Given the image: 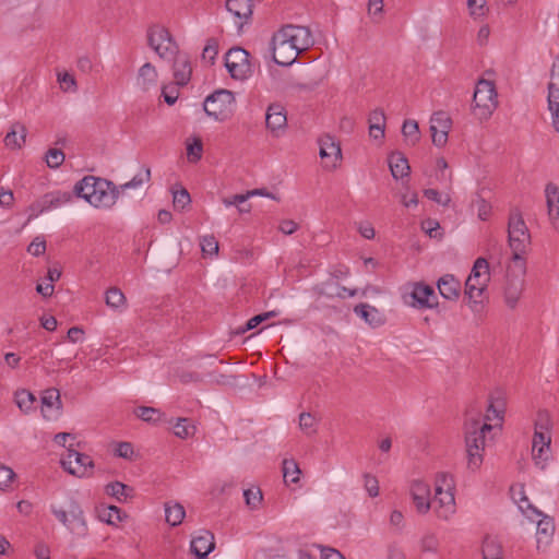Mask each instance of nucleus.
Here are the masks:
<instances>
[{"label": "nucleus", "instance_id": "680f3d73", "mask_svg": "<svg viewBox=\"0 0 559 559\" xmlns=\"http://www.w3.org/2000/svg\"><path fill=\"white\" fill-rule=\"evenodd\" d=\"M45 251L46 241L40 237H36L27 247V252L34 257H40L45 253Z\"/></svg>", "mask_w": 559, "mask_h": 559}, {"label": "nucleus", "instance_id": "6ab92c4d", "mask_svg": "<svg viewBox=\"0 0 559 559\" xmlns=\"http://www.w3.org/2000/svg\"><path fill=\"white\" fill-rule=\"evenodd\" d=\"M266 128L274 136H280L287 127V112L285 107H267L265 115Z\"/></svg>", "mask_w": 559, "mask_h": 559}, {"label": "nucleus", "instance_id": "20e7f679", "mask_svg": "<svg viewBox=\"0 0 559 559\" xmlns=\"http://www.w3.org/2000/svg\"><path fill=\"white\" fill-rule=\"evenodd\" d=\"M147 43L160 59L171 61L180 53L177 43L165 26L153 25L148 27Z\"/></svg>", "mask_w": 559, "mask_h": 559}, {"label": "nucleus", "instance_id": "1a4fd4ad", "mask_svg": "<svg viewBox=\"0 0 559 559\" xmlns=\"http://www.w3.org/2000/svg\"><path fill=\"white\" fill-rule=\"evenodd\" d=\"M61 465L69 474L85 477L91 474L90 471L94 467V462L87 454L69 448L67 455L61 459Z\"/></svg>", "mask_w": 559, "mask_h": 559}, {"label": "nucleus", "instance_id": "dca6fc26", "mask_svg": "<svg viewBox=\"0 0 559 559\" xmlns=\"http://www.w3.org/2000/svg\"><path fill=\"white\" fill-rule=\"evenodd\" d=\"M411 496L418 513L425 514L430 510V487L421 480L411 485Z\"/></svg>", "mask_w": 559, "mask_h": 559}, {"label": "nucleus", "instance_id": "09e8293b", "mask_svg": "<svg viewBox=\"0 0 559 559\" xmlns=\"http://www.w3.org/2000/svg\"><path fill=\"white\" fill-rule=\"evenodd\" d=\"M203 111L206 116L219 122L226 121L233 116L230 107H219L218 110H211L210 107H203Z\"/></svg>", "mask_w": 559, "mask_h": 559}, {"label": "nucleus", "instance_id": "5701e85b", "mask_svg": "<svg viewBox=\"0 0 559 559\" xmlns=\"http://www.w3.org/2000/svg\"><path fill=\"white\" fill-rule=\"evenodd\" d=\"M548 215L556 229H559V189L554 183H548L545 189Z\"/></svg>", "mask_w": 559, "mask_h": 559}, {"label": "nucleus", "instance_id": "412c9836", "mask_svg": "<svg viewBox=\"0 0 559 559\" xmlns=\"http://www.w3.org/2000/svg\"><path fill=\"white\" fill-rule=\"evenodd\" d=\"M435 502L438 503L435 507V511L438 518L449 520L455 512V499L453 490H445L442 495H435Z\"/></svg>", "mask_w": 559, "mask_h": 559}, {"label": "nucleus", "instance_id": "f3484780", "mask_svg": "<svg viewBox=\"0 0 559 559\" xmlns=\"http://www.w3.org/2000/svg\"><path fill=\"white\" fill-rule=\"evenodd\" d=\"M523 288V275H514L508 272L504 285V300L509 308H515L522 295Z\"/></svg>", "mask_w": 559, "mask_h": 559}, {"label": "nucleus", "instance_id": "39448f33", "mask_svg": "<svg viewBox=\"0 0 559 559\" xmlns=\"http://www.w3.org/2000/svg\"><path fill=\"white\" fill-rule=\"evenodd\" d=\"M489 282V265L485 258H478L465 282V296L469 302L478 304Z\"/></svg>", "mask_w": 559, "mask_h": 559}, {"label": "nucleus", "instance_id": "473e14b6", "mask_svg": "<svg viewBox=\"0 0 559 559\" xmlns=\"http://www.w3.org/2000/svg\"><path fill=\"white\" fill-rule=\"evenodd\" d=\"M165 515H166V522L170 524L171 526H177L181 524L186 511L185 508L180 503H175L173 506L166 503L165 504Z\"/></svg>", "mask_w": 559, "mask_h": 559}, {"label": "nucleus", "instance_id": "0e129e2a", "mask_svg": "<svg viewBox=\"0 0 559 559\" xmlns=\"http://www.w3.org/2000/svg\"><path fill=\"white\" fill-rule=\"evenodd\" d=\"M15 474L12 468L1 465L0 466V488L4 489L10 486Z\"/></svg>", "mask_w": 559, "mask_h": 559}, {"label": "nucleus", "instance_id": "052dcab7", "mask_svg": "<svg viewBox=\"0 0 559 559\" xmlns=\"http://www.w3.org/2000/svg\"><path fill=\"white\" fill-rule=\"evenodd\" d=\"M402 133L413 141L418 140V123L415 120H405L402 127Z\"/></svg>", "mask_w": 559, "mask_h": 559}, {"label": "nucleus", "instance_id": "69168bd1", "mask_svg": "<svg viewBox=\"0 0 559 559\" xmlns=\"http://www.w3.org/2000/svg\"><path fill=\"white\" fill-rule=\"evenodd\" d=\"M115 453L122 459H131L134 451L130 442H119L116 447Z\"/></svg>", "mask_w": 559, "mask_h": 559}, {"label": "nucleus", "instance_id": "f8f14e48", "mask_svg": "<svg viewBox=\"0 0 559 559\" xmlns=\"http://www.w3.org/2000/svg\"><path fill=\"white\" fill-rule=\"evenodd\" d=\"M451 126L452 120L448 112L439 110L431 116L430 131L436 146L442 147L447 144Z\"/></svg>", "mask_w": 559, "mask_h": 559}, {"label": "nucleus", "instance_id": "49530a36", "mask_svg": "<svg viewBox=\"0 0 559 559\" xmlns=\"http://www.w3.org/2000/svg\"><path fill=\"white\" fill-rule=\"evenodd\" d=\"M41 403L44 406L61 408L60 392L56 388H50L44 391L41 396Z\"/></svg>", "mask_w": 559, "mask_h": 559}, {"label": "nucleus", "instance_id": "774afa93", "mask_svg": "<svg viewBox=\"0 0 559 559\" xmlns=\"http://www.w3.org/2000/svg\"><path fill=\"white\" fill-rule=\"evenodd\" d=\"M488 405L490 408H497L500 413L504 414L506 401L500 392L490 395Z\"/></svg>", "mask_w": 559, "mask_h": 559}, {"label": "nucleus", "instance_id": "cd10ccee", "mask_svg": "<svg viewBox=\"0 0 559 559\" xmlns=\"http://www.w3.org/2000/svg\"><path fill=\"white\" fill-rule=\"evenodd\" d=\"M26 128L20 122H15L11 127V131L4 138V144L9 148H20L25 143Z\"/></svg>", "mask_w": 559, "mask_h": 559}, {"label": "nucleus", "instance_id": "f704fd0d", "mask_svg": "<svg viewBox=\"0 0 559 559\" xmlns=\"http://www.w3.org/2000/svg\"><path fill=\"white\" fill-rule=\"evenodd\" d=\"M123 516H126V514L116 506L106 507L98 513L99 520L110 525H116L118 522H121Z\"/></svg>", "mask_w": 559, "mask_h": 559}, {"label": "nucleus", "instance_id": "8fccbe9b", "mask_svg": "<svg viewBox=\"0 0 559 559\" xmlns=\"http://www.w3.org/2000/svg\"><path fill=\"white\" fill-rule=\"evenodd\" d=\"M64 158V153L59 148H50L46 154V162L50 168H58L61 166Z\"/></svg>", "mask_w": 559, "mask_h": 559}, {"label": "nucleus", "instance_id": "a878e982", "mask_svg": "<svg viewBox=\"0 0 559 559\" xmlns=\"http://www.w3.org/2000/svg\"><path fill=\"white\" fill-rule=\"evenodd\" d=\"M354 312L364 319L371 328L381 326L384 323L382 313L368 304H359L354 308Z\"/></svg>", "mask_w": 559, "mask_h": 559}, {"label": "nucleus", "instance_id": "a211bd4d", "mask_svg": "<svg viewBox=\"0 0 559 559\" xmlns=\"http://www.w3.org/2000/svg\"><path fill=\"white\" fill-rule=\"evenodd\" d=\"M215 548L214 535L210 531H201L198 536H194L190 544L191 552L198 559H206L207 555Z\"/></svg>", "mask_w": 559, "mask_h": 559}, {"label": "nucleus", "instance_id": "a18cd8bd", "mask_svg": "<svg viewBox=\"0 0 559 559\" xmlns=\"http://www.w3.org/2000/svg\"><path fill=\"white\" fill-rule=\"evenodd\" d=\"M535 431L542 432H550L552 427V421L550 415L547 411H539L537 413L535 423H534Z\"/></svg>", "mask_w": 559, "mask_h": 559}, {"label": "nucleus", "instance_id": "58836bf2", "mask_svg": "<svg viewBox=\"0 0 559 559\" xmlns=\"http://www.w3.org/2000/svg\"><path fill=\"white\" fill-rule=\"evenodd\" d=\"M195 432V426L191 424L189 418H178L174 425V433L178 438L186 439L193 436Z\"/></svg>", "mask_w": 559, "mask_h": 559}, {"label": "nucleus", "instance_id": "393cba45", "mask_svg": "<svg viewBox=\"0 0 559 559\" xmlns=\"http://www.w3.org/2000/svg\"><path fill=\"white\" fill-rule=\"evenodd\" d=\"M174 61V76L179 84H187L190 81L192 68L189 58L185 53H178Z\"/></svg>", "mask_w": 559, "mask_h": 559}, {"label": "nucleus", "instance_id": "6e6552de", "mask_svg": "<svg viewBox=\"0 0 559 559\" xmlns=\"http://www.w3.org/2000/svg\"><path fill=\"white\" fill-rule=\"evenodd\" d=\"M248 57L249 53L240 47H234L227 51L225 67L233 79L245 80L250 75L251 66Z\"/></svg>", "mask_w": 559, "mask_h": 559}, {"label": "nucleus", "instance_id": "7ed1b4c3", "mask_svg": "<svg viewBox=\"0 0 559 559\" xmlns=\"http://www.w3.org/2000/svg\"><path fill=\"white\" fill-rule=\"evenodd\" d=\"M508 238L512 250V260L523 262V254L530 245L531 236L519 209H513L510 212Z\"/></svg>", "mask_w": 559, "mask_h": 559}, {"label": "nucleus", "instance_id": "bf43d9fd", "mask_svg": "<svg viewBox=\"0 0 559 559\" xmlns=\"http://www.w3.org/2000/svg\"><path fill=\"white\" fill-rule=\"evenodd\" d=\"M364 480H365V489L367 490V492L369 493L370 497L374 498L379 495V481L378 479L370 475V474H365L364 475Z\"/></svg>", "mask_w": 559, "mask_h": 559}, {"label": "nucleus", "instance_id": "9b49d317", "mask_svg": "<svg viewBox=\"0 0 559 559\" xmlns=\"http://www.w3.org/2000/svg\"><path fill=\"white\" fill-rule=\"evenodd\" d=\"M298 52L309 49L313 45L311 31L306 26L287 24L278 29Z\"/></svg>", "mask_w": 559, "mask_h": 559}, {"label": "nucleus", "instance_id": "e2e57ef3", "mask_svg": "<svg viewBox=\"0 0 559 559\" xmlns=\"http://www.w3.org/2000/svg\"><path fill=\"white\" fill-rule=\"evenodd\" d=\"M318 83L317 82H310V83H296L292 85L293 93L297 94L298 96H306L310 93H312Z\"/></svg>", "mask_w": 559, "mask_h": 559}, {"label": "nucleus", "instance_id": "37998d69", "mask_svg": "<svg viewBox=\"0 0 559 559\" xmlns=\"http://www.w3.org/2000/svg\"><path fill=\"white\" fill-rule=\"evenodd\" d=\"M532 455L535 465L543 471L546 468L547 462L550 457V447H532Z\"/></svg>", "mask_w": 559, "mask_h": 559}, {"label": "nucleus", "instance_id": "b1692460", "mask_svg": "<svg viewBox=\"0 0 559 559\" xmlns=\"http://www.w3.org/2000/svg\"><path fill=\"white\" fill-rule=\"evenodd\" d=\"M226 9L239 20V26L252 15V0H227Z\"/></svg>", "mask_w": 559, "mask_h": 559}, {"label": "nucleus", "instance_id": "c9c22d12", "mask_svg": "<svg viewBox=\"0 0 559 559\" xmlns=\"http://www.w3.org/2000/svg\"><path fill=\"white\" fill-rule=\"evenodd\" d=\"M187 158L190 163H197L202 158L203 143L201 138L194 136L187 140Z\"/></svg>", "mask_w": 559, "mask_h": 559}, {"label": "nucleus", "instance_id": "bb28decb", "mask_svg": "<svg viewBox=\"0 0 559 559\" xmlns=\"http://www.w3.org/2000/svg\"><path fill=\"white\" fill-rule=\"evenodd\" d=\"M389 167L393 178L402 179L409 175V165L407 158L400 152L392 153L389 156Z\"/></svg>", "mask_w": 559, "mask_h": 559}, {"label": "nucleus", "instance_id": "4d7b16f0", "mask_svg": "<svg viewBox=\"0 0 559 559\" xmlns=\"http://www.w3.org/2000/svg\"><path fill=\"white\" fill-rule=\"evenodd\" d=\"M439 542L436 535L427 534L420 539V549L424 552H437Z\"/></svg>", "mask_w": 559, "mask_h": 559}, {"label": "nucleus", "instance_id": "3c124183", "mask_svg": "<svg viewBox=\"0 0 559 559\" xmlns=\"http://www.w3.org/2000/svg\"><path fill=\"white\" fill-rule=\"evenodd\" d=\"M200 245L205 255H213L218 252V241L213 235L202 237Z\"/></svg>", "mask_w": 559, "mask_h": 559}, {"label": "nucleus", "instance_id": "f257e3e1", "mask_svg": "<svg viewBox=\"0 0 559 559\" xmlns=\"http://www.w3.org/2000/svg\"><path fill=\"white\" fill-rule=\"evenodd\" d=\"M150 180L148 167H144L130 181L120 186L105 178L88 175L74 185L73 193L97 209H110L127 190L140 188Z\"/></svg>", "mask_w": 559, "mask_h": 559}, {"label": "nucleus", "instance_id": "72a5a7b5", "mask_svg": "<svg viewBox=\"0 0 559 559\" xmlns=\"http://www.w3.org/2000/svg\"><path fill=\"white\" fill-rule=\"evenodd\" d=\"M301 471L295 460L285 459L283 461V477L285 483L297 484L300 479Z\"/></svg>", "mask_w": 559, "mask_h": 559}, {"label": "nucleus", "instance_id": "338daca9", "mask_svg": "<svg viewBox=\"0 0 559 559\" xmlns=\"http://www.w3.org/2000/svg\"><path fill=\"white\" fill-rule=\"evenodd\" d=\"M369 126L385 127V115L382 109L376 108L370 112L368 119Z\"/></svg>", "mask_w": 559, "mask_h": 559}, {"label": "nucleus", "instance_id": "ddd939ff", "mask_svg": "<svg viewBox=\"0 0 559 559\" xmlns=\"http://www.w3.org/2000/svg\"><path fill=\"white\" fill-rule=\"evenodd\" d=\"M72 200V193L67 191H55L47 193L41 200L31 205L32 216H37L40 213L58 207L62 204L69 203Z\"/></svg>", "mask_w": 559, "mask_h": 559}, {"label": "nucleus", "instance_id": "4be33fe9", "mask_svg": "<svg viewBox=\"0 0 559 559\" xmlns=\"http://www.w3.org/2000/svg\"><path fill=\"white\" fill-rule=\"evenodd\" d=\"M440 295L449 300H456L460 297L461 283L451 274H445L437 283Z\"/></svg>", "mask_w": 559, "mask_h": 559}, {"label": "nucleus", "instance_id": "f03ea898", "mask_svg": "<svg viewBox=\"0 0 559 559\" xmlns=\"http://www.w3.org/2000/svg\"><path fill=\"white\" fill-rule=\"evenodd\" d=\"M493 429L489 423H481L480 412L473 415L471 412L466 414L464 423V437L467 453V466L472 471H476L483 463V452L487 443V433Z\"/></svg>", "mask_w": 559, "mask_h": 559}, {"label": "nucleus", "instance_id": "13d9d810", "mask_svg": "<svg viewBox=\"0 0 559 559\" xmlns=\"http://www.w3.org/2000/svg\"><path fill=\"white\" fill-rule=\"evenodd\" d=\"M190 202L191 198L186 189H181L180 191H176L174 193L173 203L176 209L183 210Z\"/></svg>", "mask_w": 559, "mask_h": 559}, {"label": "nucleus", "instance_id": "4c0bfd02", "mask_svg": "<svg viewBox=\"0 0 559 559\" xmlns=\"http://www.w3.org/2000/svg\"><path fill=\"white\" fill-rule=\"evenodd\" d=\"M235 96L234 93L228 90H217L206 96V98L203 102V105H207L209 103H219L221 105H231L235 103Z\"/></svg>", "mask_w": 559, "mask_h": 559}, {"label": "nucleus", "instance_id": "e433bc0d", "mask_svg": "<svg viewBox=\"0 0 559 559\" xmlns=\"http://www.w3.org/2000/svg\"><path fill=\"white\" fill-rule=\"evenodd\" d=\"M106 305L114 309H122L126 306V296L117 287H110L105 295Z\"/></svg>", "mask_w": 559, "mask_h": 559}, {"label": "nucleus", "instance_id": "2eb2a0df", "mask_svg": "<svg viewBox=\"0 0 559 559\" xmlns=\"http://www.w3.org/2000/svg\"><path fill=\"white\" fill-rule=\"evenodd\" d=\"M320 157L331 159V164L325 163V167L336 168L342 159V150L340 143L330 134H324L319 139Z\"/></svg>", "mask_w": 559, "mask_h": 559}, {"label": "nucleus", "instance_id": "79ce46f5", "mask_svg": "<svg viewBox=\"0 0 559 559\" xmlns=\"http://www.w3.org/2000/svg\"><path fill=\"white\" fill-rule=\"evenodd\" d=\"M436 493L442 495L445 490H454L453 477L447 473H438L435 479Z\"/></svg>", "mask_w": 559, "mask_h": 559}, {"label": "nucleus", "instance_id": "c85d7f7f", "mask_svg": "<svg viewBox=\"0 0 559 559\" xmlns=\"http://www.w3.org/2000/svg\"><path fill=\"white\" fill-rule=\"evenodd\" d=\"M157 71L153 64L150 62L144 63L138 73V85L143 90H147L151 86L155 85L157 82Z\"/></svg>", "mask_w": 559, "mask_h": 559}, {"label": "nucleus", "instance_id": "5fc2aeb1", "mask_svg": "<svg viewBox=\"0 0 559 559\" xmlns=\"http://www.w3.org/2000/svg\"><path fill=\"white\" fill-rule=\"evenodd\" d=\"M57 80L61 90L64 92L73 91L76 86L74 75L67 71L58 72Z\"/></svg>", "mask_w": 559, "mask_h": 559}, {"label": "nucleus", "instance_id": "7c9ffc66", "mask_svg": "<svg viewBox=\"0 0 559 559\" xmlns=\"http://www.w3.org/2000/svg\"><path fill=\"white\" fill-rule=\"evenodd\" d=\"M105 491L107 495L116 498L119 502L127 501L133 497V488L120 481H112L106 485Z\"/></svg>", "mask_w": 559, "mask_h": 559}, {"label": "nucleus", "instance_id": "6e6d98bb", "mask_svg": "<svg viewBox=\"0 0 559 559\" xmlns=\"http://www.w3.org/2000/svg\"><path fill=\"white\" fill-rule=\"evenodd\" d=\"M424 195L427 199L435 201L436 203L442 206H448L451 202V197L448 193L442 194L436 189L424 190Z\"/></svg>", "mask_w": 559, "mask_h": 559}, {"label": "nucleus", "instance_id": "a19ab883", "mask_svg": "<svg viewBox=\"0 0 559 559\" xmlns=\"http://www.w3.org/2000/svg\"><path fill=\"white\" fill-rule=\"evenodd\" d=\"M185 84H179L177 81L174 83L166 84L162 87V97L165 103L168 105H174L180 97L179 86H183Z\"/></svg>", "mask_w": 559, "mask_h": 559}, {"label": "nucleus", "instance_id": "0eeeda50", "mask_svg": "<svg viewBox=\"0 0 559 559\" xmlns=\"http://www.w3.org/2000/svg\"><path fill=\"white\" fill-rule=\"evenodd\" d=\"M520 493L522 495L520 499V509L524 512L525 508L532 510V512L537 515L542 516L540 520L537 522V530H536V537H537V549H540L542 547H547L550 542L552 540V536L555 533V522L551 516L543 514L539 510H537L534 506H532L528 502V499L523 495V491L521 490Z\"/></svg>", "mask_w": 559, "mask_h": 559}, {"label": "nucleus", "instance_id": "de8ad7c7", "mask_svg": "<svg viewBox=\"0 0 559 559\" xmlns=\"http://www.w3.org/2000/svg\"><path fill=\"white\" fill-rule=\"evenodd\" d=\"M316 425L317 419L312 414L304 412L299 415V427L307 435L316 432Z\"/></svg>", "mask_w": 559, "mask_h": 559}, {"label": "nucleus", "instance_id": "ea45409f", "mask_svg": "<svg viewBox=\"0 0 559 559\" xmlns=\"http://www.w3.org/2000/svg\"><path fill=\"white\" fill-rule=\"evenodd\" d=\"M34 402L35 396L29 391L24 389L16 391L15 403L22 412L27 413L32 409Z\"/></svg>", "mask_w": 559, "mask_h": 559}, {"label": "nucleus", "instance_id": "c756f323", "mask_svg": "<svg viewBox=\"0 0 559 559\" xmlns=\"http://www.w3.org/2000/svg\"><path fill=\"white\" fill-rule=\"evenodd\" d=\"M551 80L548 85V105H559V56L551 68Z\"/></svg>", "mask_w": 559, "mask_h": 559}, {"label": "nucleus", "instance_id": "aec40b11", "mask_svg": "<svg viewBox=\"0 0 559 559\" xmlns=\"http://www.w3.org/2000/svg\"><path fill=\"white\" fill-rule=\"evenodd\" d=\"M496 99L497 92L495 84L489 80H479L473 95L474 105H487L488 103L497 105Z\"/></svg>", "mask_w": 559, "mask_h": 559}, {"label": "nucleus", "instance_id": "2f4dec72", "mask_svg": "<svg viewBox=\"0 0 559 559\" xmlns=\"http://www.w3.org/2000/svg\"><path fill=\"white\" fill-rule=\"evenodd\" d=\"M483 559H502V546L493 537H486L483 543Z\"/></svg>", "mask_w": 559, "mask_h": 559}, {"label": "nucleus", "instance_id": "9d476101", "mask_svg": "<svg viewBox=\"0 0 559 559\" xmlns=\"http://www.w3.org/2000/svg\"><path fill=\"white\" fill-rule=\"evenodd\" d=\"M272 51L274 62L284 67L293 64L299 55L298 50L280 31L272 37Z\"/></svg>", "mask_w": 559, "mask_h": 559}, {"label": "nucleus", "instance_id": "4468645a", "mask_svg": "<svg viewBox=\"0 0 559 559\" xmlns=\"http://www.w3.org/2000/svg\"><path fill=\"white\" fill-rule=\"evenodd\" d=\"M409 298L411 301H408V304L419 309L433 308L438 304L435 289L431 286L423 283H417L414 285Z\"/></svg>", "mask_w": 559, "mask_h": 559}, {"label": "nucleus", "instance_id": "c03bdc74", "mask_svg": "<svg viewBox=\"0 0 559 559\" xmlns=\"http://www.w3.org/2000/svg\"><path fill=\"white\" fill-rule=\"evenodd\" d=\"M135 415L144 421L155 423L160 418L162 413L154 407L140 406L135 409Z\"/></svg>", "mask_w": 559, "mask_h": 559}, {"label": "nucleus", "instance_id": "864d4df0", "mask_svg": "<svg viewBox=\"0 0 559 559\" xmlns=\"http://www.w3.org/2000/svg\"><path fill=\"white\" fill-rule=\"evenodd\" d=\"M246 503L251 509L258 508L262 501V492L259 488H249L243 491Z\"/></svg>", "mask_w": 559, "mask_h": 559}, {"label": "nucleus", "instance_id": "603ef678", "mask_svg": "<svg viewBox=\"0 0 559 559\" xmlns=\"http://www.w3.org/2000/svg\"><path fill=\"white\" fill-rule=\"evenodd\" d=\"M274 316V312H265L249 319L243 326H240L237 333H246L249 330L257 328L260 323Z\"/></svg>", "mask_w": 559, "mask_h": 559}, {"label": "nucleus", "instance_id": "423d86ee", "mask_svg": "<svg viewBox=\"0 0 559 559\" xmlns=\"http://www.w3.org/2000/svg\"><path fill=\"white\" fill-rule=\"evenodd\" d=\"M50 510L57 520L67 526L72 533L79 536L86 535L87 525L84 519V513L80 504L74 499L70 500L68 509L51 506Z\"/></svg>", "mask_w": 559, "mask_h": 559}]
</instances>
